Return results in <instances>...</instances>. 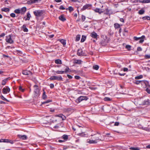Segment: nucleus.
Here are the masks:
<instances>
[{
  "label": "nucleus",
  "instance_id": "obj_1",
  "mask_svg": "<svg viewBox=\"0 0 150 150\" xmlns=\"http://www.w3.org/2000/svg\"><path fill=\"white\" fill-rule=\"evenodd\" d=\"M34 88V94L35 97L39 96L40 95V89L38 86L35 85L33 86Z\"/></svg>",
  "mask_w": 150,
  "mask_h": 150
},
{
  "label": "nucleus",
  "instance_id": "obj_2",
  "mask_svg": "<svg viewBox=\"0 0 150 150\" xmlns=\"http://www.w3.org/2000/svg\"><path fill=\"white\" fill-rule=\"evenodd\" d=\"M5 40L7 42L11 44L14 43V41L12 38V36L11 35L6 36Z\"/></svg>",
  "mask_w": 150,
  "mask_h": 150
},
{
  "label": "nucleus",
  "instance_id": "obj_3",
  "mask_svg": "<svg viewBox=\"0 0 150 150\" xmlns=\"http://www.w3.org/2000/svg\"><path fill=\"white\" fill-rule=\"evenodd\" d=\"M49 79L50 80H57L59 81H62L63 79L61 76H53L50 77Z\"/></svg>",
  "mask_w": 150,
  "mask_h": 150
},
{
  "label": "nucleus",
  "instance_id": "obj_4",
  "mask_svg": "<svg viewBox=\"0 0 150 150\" xmlns=\"http://www.w3.org/2000/svg\"><path fill=\"white\" fill-rule=\"evenodd\" d=\"M88 98L87 96H80L77 98L76 101L77 103H79L83 100H88Z\"/></svg>",
  "mask_w": 150,
  "mask_h": 150
},
{
  "label": "nucleus",
  "instance_id": "obj_5",
  "mask_svg": "<svg viewBox=\"0 0 150 150\" xmlns=\"http://www.w3.org/2000/svg\"><path fill=\"white\" fill-rule=\"evenodd\" d=\"M43 11L42 10H38L33 11V13L36 16H40L43 14Z\"/></svg>",
  "mask_w": 150,
  "mask_h": 150
},
{
  "label": "nucleus",
  "instance_id": "obj_6",
  "mask_svg": "<svg viewBox=\"0 0 150 150\" xmlns=\"http://www.w3.org/2000/svg\"><path fill=\"white\" fill-rule=\"evenodd\" d=\"M10 91V88L6 86V87H4L2 89V93L4 94H6L8 93Z\"/></svg>",
  "mask_w": 150,
  "mask_h": 150
},
{
  "label": "nucleus",
  "instance_id": "obj_7",
  "mask_svg": "<svg viewBox=\"0 0 150 150\" xmlns=\"http://www.w3.org/2000/svg\"><path fill=\"white\" fill-rule=\"evenodd\" d=\"M141 85L143 88H146L149 86V82L146 81L141 80Z\"/></svg>",
  "mask_w": 150,
  "mask_h": 150
},
{
  "label": "nucleus",
  "instance_id": "obj_8",
  "mask_svg": "<svg viewBox=\"0 0 150 150\" xmlns=\"http://www.w3.org/2000/svg\"><path fill=\"white\" fill-rule=\"evenodd\" d=\"M22 73L23 75H32L33 74V73L30 71L27 70H23Z\"/></svg>",
  "mask_w": 150,
  "mask_h": 150
},
{
  "label": "nucleus",
  "instance_id": "obj_9",
  "mask_svg": "<svg viewBox=\"0 0 150 150\" xmlns=\"http://www.w3.org/2000/svg\"><path fill=\"white\" fill-rule=\"evenodd\" d=\"M90 36L93 38L98 39V35L94 31H93L91 33Z\"/></svg>",
  "mask_w": 150,
  "mask_h": 150
},
{
  "label": "nucleus",
  "instance_id": "obj_10",
  "mask_svg": "<svg viewBox=\"0 0 150 150\" xmlns=\"http://www.w3.org/2000/svg\"><path fill=\"white\" fill-rule=\"evenodd\" d=\"M150 100L148 99H146L144 100L142 103V105H150Z\"/></svg>",
  "mask_w": 150,
  "mask_h": 150
},
{
  "label": "nucleus",
  "instance_id": "obj_11",
  "mask_svg": "<svg viewBox=\"0 0 150 150\" xmlns=\"http://www.w3.org/2000/svg\"><path fill=\"white\" fill-rule=\"evenodd\" d=\"M84 53L83 52L81 49H79L77 52V55L79 56H83Z\"/></svg>",
  "mask_w": 150,
  "mask_h": 150
},
{
  "label": "nucleus",
  "instance_id": "obj_12",
  "mask_svg": "<svg viewBox=\"0 0 150 150\" xmlns=\"http://www.w3.org/2000/svg\"><path fill=\"white\" fill-rule=\"evenodd\" d=\"M92 6L91 4H86L82 8V10H85L87 9H90Z\"/></svg>",
  "mask_w": 150,
  "mask_h": 150
},
{
  "label": "nucleus",
  "instance_id": "obj_13",
  "mask_svg": "<svg viewBox=\"0 0 150 150\" xmlns=\"http://www.w3.org/2000/svg\"><path fill=\"white\" fill-rule=\"evenodd\" d=\"M10 77L6 78L3 80L1 82V84L2 85H4L6 84V82L8 80L10 79Z\"/></svg>",
  "mask_w": 150,
  "mask_h": 150
},
{
  "label": "nucleus",
  "instance_id": "obj_14",
  "mask_svg": "<svg viewBox=\"0 0 150 150\" xmlns=\"http://www.w3.org/2000/svg\"><path fill=\"white\" fill-rule=\"evenodd\" d=\"M77 135L81 136V137H88V135L85 134L84 132H82L81 133H79L77 134Z\"/></svg>",
  "mask_w": 150,
  "mask_h": 150
},
{
  "label": "nucleus",
  "instance_id": "obj_15",
  "mask_svg": "<svg viewBox=\"0 0 150 150\" xmlns=\"http://www.w3.org/2000/svg\"><path fill=\"white\" fill-rule=\"evenodd\" d=\"M20 11H21V14H24L26 11V7H22L21 9H20Z\"/></svg>",
  "mask_w": 150,
  "mask_h": 150
},
{
  "label": "nucleus",
  "instance_id": "obj_16",
  "mask_svg": "<svg viewBox=\"0 0 150 150\" xmlns=\"http://www.w3.org/2000/svg\"><path fill=\"white\" fill-rule=\"evenodd\" d=\"M31 15L29 12H28L27 13V18H25V17H24V19H25V21L29 20L30 19V18L31 17Z\"/></svg>",
  "mask_w": 150,
  "mask_h": 150
},
{
  "label": "nucleus",
  "instance_id": "obj_17",
  "mask_svg": "<svg viewBox=\"0 0 150 150\" xmlns=\"http://www.w3.org/2000/svg\"><path fill=\"white\" fill-rule=\"evenodd\" d=\"M43 92L42 95V99L44 100H45L47 99V96L46 94V93L44 89H43Z\"/></svg>",
  "mask_w": 150,
  "mask_h": 150
},
{
  "label": "nucleus",
  "instance_id": "obj_18",
  "mask_svg": "<svg viewBox=\"0 0 150 150\" xmlns=\"http://www.w3.org/2000/svg\"><path fill=\"white\" fill-rule=\"evenodd\" d=\"M59 19L60 21L63 22L65 21L66 20V18L64 17L63 15H62L59 17Z\"/></svg>",
  "mask_w": 150,
  "mask_h": 150
},
{
  "label": "nucleus",
  "instance_id": "obj_19",
  "mask_svg": "<svg viewBox=\"0 0 150 150\" xmlns=\"http://www.w3.org/2000/svg\"><path fill=\"white\" fill-rule=\"evenodd\" d=\"M61 138L64 139V141H67L68 139V136L67 135L64 134L62 137Z\"/></svg>",
  "mask_w": 150,
  "mask_h": 150
},
{
  "label": "nucleus",
  "instance_id": "obj_20",
  "mask_svg": "<svg viewBox=\"0 0 150 150\" xmlns=\"http://www.w3.org/2000/svg\"><path fill=\"white\" fill-rule=\"evenodd\" d=\"M22 29H23V30L24 32H28V29L26 27L25 24H24L22 27Z\"/></svg>",
  "mask_w": 150,
  "mask_h": 150
},
{
  "label": "nucleus",
  "instance_id": "obj_21",
  "mask_svg": "<svg viewBox=\"0 0 150 150\" xmlns=\"http://www.w3.org/2000/svg\"><path fill=\"white\" fill-rule=\"evenodd\" d=\"M2 11H4L5 12H8L10 11V9L7 8H3L1 9Z\"/></svg>",
  "mask_w": 150,
  "mask_h": 150
},
{
  "label": "nucleus",
  "instance_id": "obj_22",
  "mask_svg": "<svg viewBox=\"0 0 150 150\" xmlns=\"http://www.w3.org/2000/svg\"><path fill=\"white\" fill-rule=\"evenodd\" d=\"M87 142L89 144H96L97 142L96 140H91L90 139L87 140Z\"/></svg>",
  "mask_w": 150,
  "mask_h": 150
},
{
  "label": "nucleus",
  "instance_id": "obj_23",
  "mask_svg": "<svg viewBox=\"0 0 150 150\" xmlns=\"http://www.w3.org/2000/svg\"><path fill=\"white\" fill-rule=\"evenodd\" d=\"M7 143H10L11 144H13L15 143L16 141V140H11L10 139H8Z\"/></svg>",
  "mask_w": 150,
  "mask_h": 150
},
{
  "label": "nucleus",
  "instance_id": "obj_24",
  "mask_svg": "<svg viewBox=\"0 0 150 150\" xmlns=\"http://www.w3.org/2000/svg\"><path fill=\"white\" fill-rule=\"evenodd\" d=\"M55 63L57 64H62V61L60 59H57L55 60Z\"/></svg>",
  "mask_w": 150,
  "mask_h": 150
},
{
  "label": "nucleus",
  "instance_id": "obj_25",
  "mask_svg": "<svg viewBox=\"0 0 150 150\" xmlns=\"http://www.w3.org/2000/svg\"><path fill=\"white\" fill-rule=\"evenodd\" d=\"M86 36L84 35H82V38L81 39V42H84L86 40Z\"/></svg>",
  "mask_w": 150,
  "mask_h": 150
},
{
  "label": "nucleus",
  "instance_id": "obj_26",
  "mask_svg": "<svg viewBox=\"0 0 150 150\" xmlns=\"http://www.w3.org/2000/svg\"><path fill=\"white\" fill-rule=\"evenodd\" d=\"M66 10H69L70 13L73 11L74 10V8L71 6H70L68 8H66Z\"/></svg>",
  "mask_w": 150,
  "mask_h": 150
},
{
  "label": "nucleus",
  "instance_id": "obj_27",
  "mask_svg": "<svg viewBox=\"0 0 150 150\" xmlns=\"http://www.w3.org/2000/svg\"><path fill=\"white\" fill-rule=\"evenodd\" d=\"M133 39L134 40L136 41L140 40L139 41V43H141V37L138 38L136 36H134L133 37Z\"/></svg>",
  "mask_w": 150,
  "mask_h": 150
},
{
  "label": "nucleus",
  "instance_id": "obj_28",
  "mask_svg": "<svg viewBox=\"0 0 150 150\" xmlns=\"http://www.w3.org/2000/svg\"><path fill=\"white\" fill-rule=\"evenodd\" d=\"M60 42L64 46L66 44V40L64 39H62L59 40Z\"/></svg>",
  "mask_w": 150,
  "mask_h": 150
},
{
  "label": "nucleus",
  "instance_id": "obj_29",
  "mask_svg": "<svg viewBox=\"0 0 150 150\" xmlns=\"http://www.w3.org/2000/svg\"><path fill=\"white\" fill-rule=\"evenodd\" d=\"M52 100H50V99H48L46 101H45L43 102H42V104L43 105V104H46V103H47L50 102H52Z\"/></svg>",
  "mask_w": 150,
  "mask_h": 150
},
{
  "label": "nucleus",
  "instance_id": "obj_30",
  "mask_svg": "<svg viewBox=\"0 0 150 150\" xmlns=\"http://www.w3.org/2000/svg\"><path fill=\"white\" fill-rule=\"evenodd\" d=\"M114 26L115 29H117L120 27V25L117 23H115L114 24Z\"/></svg>",
  "mask_w": 150,
  "mask_h": 150
},
{
  "label": "nucleus",
  "instance_id": "obj_31",
  "mask_svg": "<svg viewBox=\"0 0 150 150\" xmlns=\"http://www.w3.org/2000/svg\"><path fill=\"white\" fill-rule=\"evenodd\" d=\"M64 71V73H65L70 71L71 70L68 67H66L65 70Z\"/></svg>",
  "mask_w": 150,
  "mask_h": 150
},
{
  "label": "nucleus",
  "instance_id": "obj_32",
  "mask_svg": "<svg viewBox=\"0 0 150 150\" xmlns=\"http://www.w3.org/2000/svg\"><path fill=\"white\" fill-rule=\"evenodd\" d=\"M94 10L95 12L99 13L100 14L103 12L102 11H100V9L98 8H96Z\"/></svg>",
  "mask_w": 150,
  "mask_h": 150
},
{
  "label": "nucleus",
  "instance_id": "obj_33",
  "mask_svg": "<svg viewBox=\"0 0 150 150\" xmlns=\"http://www.w3.org/2000/svg\"><path fill=\"white\" fill-rule=\"evenodd\" d=\"M129 149L131 150H140V148L138 147H130Z\"/></svg>",
  "mask_w": 150,
  "mask_h": 150
},
{
  "label": "nucleus",
  "instance_id": "obj_34",
  "mask_svg": "<svg viewBox=\"0 0 150 150\" xmlns=\"http://www.w3.org/2000/svg\"><path fill=\"white\" fill-rule=\"evenodd\" d=\"M142 19L144 20H150V17L148 16H145L142 17Z\"/></svg>",
  "mask_w": 150,
  "mask_h": 150
},
{
  "label": "nucleus",
  "instance_id": "obj_35",
  "mask_svg": "<svg viewBox=\"0 0 150 150\" xmlns=\"http://www.w3.org/2000/svg\"><path fill=\"white\" fill-rule=\"evenodd\" d=\"M104 100L106 101H110L112 100V99L108 97H105L104 98Z\"/></svg>",
  "mask_w": 150,
  "mask_h": 150
},
{
  "label": "nucleus",
  "instance_id": "obj_36",
  "mask_svg": "<svg viewBox=\"0 0 150 150\" xmlns=\"http://www.w3.org/2000/svg\"><path fill=\"white\" fill-rule=\"evenodd\" d=\"M8 139H0V142L7 143Z\"/></svg>",
  "mask_w": 150,
  "mask_h": 150
},
{
  "label": "nucleus",
  "instance_id": "obj_37",
  "mask_svg": "<svg viewBox=\"0 0 150 150\" xmlns=\"http://www.w3.org/2000/svg\"><path fill=\"white\" fill-rule=\"evenodd\" d=\"M33 0H29L27 1V3L28 4L31 5L32 4H34Z\"/></svg>",
  "mask_w": 150,
  "mask_h": 150
},
{
  "label": "nucleus",
  "instance_id": "obj_38",
  "mask_svg": "<svg viewBox=\"0 0 150 150\" xmlns=\"http://www.w3.org/2000/svg\"><path fill=\"white\" fill-rule=\"evenodd\" d=\"M99 68V66L97 65H95L93 66V69L96 70H98Z\"/></svg>",
  "mask_w": 150,
  "mask_h": 150
},
{
  "label": "nucleus",
  "instance_id": "obj_39",
  "mask_svg": "<svg viewBox=\"0 0 150 150\" xmlns=\"http://www.w3.org/2000/svg\"><path fill=\"white\" fill-rule=\"evenodd\" d=\"M80 35H76V38L75 41H79L80 39Z\"/></svg>",
  "mask_w": 150,
  "mask_h": 150
},
{
  "label": "nucleus",
  "instance_id": "obj_40",
  "mask_svg": "<svg viewBox=\"0 0 150 150\" xmlns=\"http://www.w3.org/2000/svg\"><path fill=\"white\" fill-rule=\"evenodd\" d=\"M20 11H20V9H15L14 11V12L15 13L18 14V13H21Z\"/></svg>",
  "mask_w": 150,
  "mask_h": 150
},
{
  "label": "nucleus",
  "instance_id": "obj_41",
  "mask_svg": "<svg viewBox=\"0 0 150 150\" xmlns=\"http://www.w3.org/2000/svg\"><path fill=\"white\" fill-rule=\"evenodd\" d=\"M56 73L57 74H62L64 73V71H56Z\"/></svg>",
  "mask_w": 150,
  "mask_h": 150
},
{
  "label": "nucleus",
  "instance_id": "obj_42",
  "mask_svg": "<svg viewBox=\"0 0 150 150\" xmlns=\"http://www.w3.org/2000/svg\"><path fill=\"white\" fill-rule=\"evenodd\" d=\"M1 98L3 100H4V101H6L7 102H9V101L7 99H6L5 98L4 96L1 95Z\"/></svg>",
  "mask_w": 150,
  "mask_h": 150
},
{
  "label": "nucleus",
  "instance_id": "obj_43",
  "mask_svg": "<svg viewBox=\"0 0 150 150\" xmlns=\"http://www.w3.org/2000/svg\"><path fill=\"white\" fill-rule=\"evenodd\" d=\"M19 90L20 91L22 92H24L25 91V89L24 88H23L22 86H19Z\"/></svg>",
  "mask_w": 150,
  "mask_h": 150
},
{
  "label": "nucleus",
  "instance_id": "obj_44",
  "mask_svg": "<svg viewBox=\"0 0 150 150\" xmlns=\"http://www.w3.org/2000/svg\"><path fill=\"white\" fill-rule=\"evenodd\" d=\"M145 39L146 38L145 36L142 35L141 36V43H142Z\"/></svg>",
  "mask_w": 150,
  "mask_h": 150
},
{
  "label": "nucleus",
  "instance_id": "obj_45",
  "mask_svg": "<svg viewBox=\"0 0 150 150\" xmlns=\"http://www.w3.org/2000/svg\"><path fill=\"white\" fill-rule=\"evenodd\" d=\"M95 135V137L93 138L96 140H96H98L100 139V138H99V137L96 135Z\"/></svg>",
  "mask_w": 150,
  "mask_h": 150
},
{
  "label": "nucleus",
  "instance_id": "obj_46",
  "mask_svg": "<svg viewBox=\"0 0 150 150\" xmlns=\"http://www.w3.org/2000/svg\"><path fill=\"white\" fill-rule=\"evenodd\" d=\"M134 83L136 84H139L141 83V81L140 80H135Z\"/></svg>",
  "mask_w": 150,
  "mask_h": 150
},
{
  "label": "nucleus",
  "instance_id": "obj_47",
  "mask_svg": "<svg viewBox=\"0 0 150 150\" xmlns=\"http://www.w3.org/2000/svg\"><path fill=\"white\" fill-rule=\"evenodd\" d=\"M23 139H27V136L25 135L21 136V137H20Z\"/></svg>",
  "mask_w": 150,
  "mask_h": 150
},
{
  "label": "nucleus",
  "instance_id": "obj_48",
  "mask_svg": "<svg viewBox=\"0 0 150 150\" xmlns=\"http://www.w3.org/2000/svg\"><path fill=\"white\" fill-rule=\"evenodd\" d=\"M86 19V17L85 16L82 15L81 16V19H82V22H83L85 21V20Z\"/></svg>",
  "mask_w": 150,
  "mask_h": 150
},
{
  "label": "nucleus",
  "instance_id": "obj_49",
  "mask_svg": "<svg viewBox=\"0 0 150 150\" xmlns=\"http://www.w3.org/2000/svg\"><path fill=\"white\" fill-rule=\"evenodd\" d=\"M61 118H62V120H66V117L63 114Z\"/></svg>",
  "mask_w": 150,
  "mask_h": 150
},
{
  "label": "nucleus",
  "instance_id": "obj_50",
  "mask_svg": "<svg viewBox=\"0 0 150 150\" xmlns=\"http://www.w3.org/2000/svg\"><path fill=\"white\" fill-rule=\"evenodd\" d=\"M10 16L12 18H15L16 17V14L14 13H11Z\"/></svg>",
  "mask_w": 150,
  "mask_h": 150
},
{
  "label": "nucleus",
  "instance_id": "obj_51",
  "mask_svg": "<svg viewBox=\"0 0 150 150\" xmlns=\"http://www.w3.org/2000/svg\"><path fill=\"white\" fill-rule=\"evenodd\" d=\"M2 56L4 58L6 57L9 59H11L10 57L8 55H5V54H3Z\"/></svg>",
  "mask_w": 150,
  "mask_h": 150
},
{
  "label": "nucleus",
  "instance_id": "obj_52",
  "mask_svg": "<svg viewBox=\"0 0 150 150\" xmlns=\"http://www.w3.org/2000/svg\"><path fill=\"white\" fill-rule=\"evenodd\" d=\"M149 0H143V1H141V2L143 3H149Z\"/></svg>",
  "mask_w": 150,
  "mask_h": 150
},
{
  "label": "nucleus",
  "instance_id": "obj_53",
  "mask_svg": "<svg viewBox=\"0 0 150 150\" xmlns=\"http://www.w3.org/2000/svg\"><path fill=\"white\" fill-rule=\"evenodd\" d=\"M74 77L76 79H77V80L80 79L81 78V77L80 76H76V75L75 76H74Z\"/></svg>",
  "mask_w": 150,
  "mask_h": 150
},
{
  "label": "nucleus",
  "instance_id": "obj_54",
  "mask_svg": "<svg viewBox=\"0 0 150 150\" xmlns=\"http://www.w3.org/2000/svg\"><path fill=\"white\" fill-rule=\"evenodd\" d=\"M145 91L148 93L149 94H150V89L148 88H146V89Z\"/></svg>",
  "mask_w": 150,
  "mask_h": 150
},
{
  "label": "nucleus",
  "instance_id": "obj_55",
  "mask_svg": "<svg viewBox=\"0 0 150 150\" xmlns=\"http://www.w3.org/2000/svg\"><path fill=\"white\" fill-rule=\"evenodd\" d=\"M131 47V46L128 45H126V48L128 49V50H130Z\"/></svg>",
  "mask_w": 150,
  "mask_h": 150
},
{
  "label": "nucleus",
  "instance_id": "obj_56",
  "mask_svg": "<svg viewBox=\"0 0 150 150\" xmlns=\"http://www.w3.org/2000/svg\"><path fill=\"white\" fill-rule=\"evenodd\" d=\"M59 9L61 10H64L65 9V8L63 7V6L61 5L60 6Z\"/></svg>",
  "mask_w": 150,
  "mask_h": 150
},
{
  "label": "nucleus",
  "instance_id": "obj_57",
  "mask_svg": "<svg viewBox=\"0 0 150 150\" xmlns=\"http://www.w3.org/2000/svg\"><path fill=\"white\" fill-rule=\"evenodd\" d=\"M135 79L136 80L141 79V75L137 76H136L135 78Z\"/></svg>",
  "mask_w": 150,
  "mask_h": 150
},
{
  "label": "nucleus",
  "instance_id": "obj_58",
  "mask_svg": "<svg viewBox=\"0 0 150 150\" xmlns=\"http://www.w3.org/2000/svg\"><path fill=\"white\" fill-rule=\"evenodd\" d=\"M145 57L146 59H149L150 58V55H146Z\"/></svg>",
  "mask_w": 150,
  "mask_h": 150
},
{
  "label": "nucleus",
  "instance_id": "obj_59",
  "mask_svg": "<svg viewBox=\"0 0 150 150\" xmlns=\"http://www.w3.org/2000/svg\"><path fill=\"white\" fill-rule=\"evenodd\" d=\"M76 63L78 64H81V60H77V62H75Z\"/></svg>",
  "mask_w": 150,
  "mask_h": 150
},
{
  "label": "nucleus",
  "instance_id": "obj_60",
  "mask_svg": "<svg viewBox=\"0 0 150 150\" xmlns=\"http://www.w3.org/2000/svg\"><path fill=\"white\" fill-rule=\"evenodd\" d=\"M54 86L53 84V83H51L50 84V88H54Z\"/></svg>",
  "mask_w": 150,
  "mask_h": 150
},
{
  "label": "nucleus",
  "instance_id": "obj_61",
  "mask_svg": "<svg viewBox=\"0 0 150 150\" xmlns=\"http://www.w3.org/2000/svg\"><path fill=\"white\" fill-rule=\"evenodd\" d=\"M13 48L14 47H12L11 46H8L6 47V49H11Z\"/></svg>",
  "mask_w": 150,
  "mask_h": 150
},
{
  "label": "nucleus",
  "instance_id": "obj_62",
  "mask_svg": "<svg viewBox=\"0 0 150 150\" xmlns=\"http://www.w3.org/2000/svg\"><path fill=\"white\" fill-rule=\"evenodd\" d=\"M67 76L68 77L69 79H72L73 78V77L71 76L69 74H67Z\"/></svg>",
  "mask_w": 150,
  "mask_h": 150
},
{
  "label": "nucleus",
  "instance_id": "obj_63",
  "mask_svg": "<svg viewBox=\"0 0 150 150\" xmlns=\"http://www.w3.org/2000/svg\"><path fill=\"white\" fill-rule=\"evenodd\" d=\"M41 1V0H33L34 4L38 3V2H40Z\"/></svg>",
  "mask_w": 150,
  "mask_h": 150
},
{
  "label": "nucleus",
  "instance_id": "obj_64",
  "mask_svg": "<svg viewBox=\"0 0 150 150\" xmlns=\"http://www.w3.org/2000/svg\"><path fill=\"white\" fill-rule=\"evenodd\" d=\"M62 115H63V114H59V115H56V116L60 117L61 118Z\"/></svg>",
  "mask_w": 150,
  "mask_h": 150
}]
</instances>
